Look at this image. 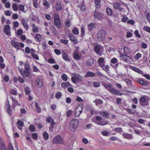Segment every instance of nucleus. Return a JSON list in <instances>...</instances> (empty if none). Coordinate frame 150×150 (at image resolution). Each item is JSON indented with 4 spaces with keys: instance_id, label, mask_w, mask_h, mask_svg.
Masks as SVG:
<instances>
[{
    "instance_id": "24",
    "label": "nucleus",
    "mask_w": 150,
    "mask_h": 150,
    "mask_svg": "<svg viewBox=\"0 0 150 150\" xmlns=\"http://www.w3.org/2000/svg\"><path fill=\"white\" fill-rule=\"evenodd\" d=\"M131 68L133 70L137 72L139 74H142L143 73V72L142 71L135 67L131 66Z\"/></svg>"
},
{
    "instance_id": "1",
    "label": "nucleus",
    "mask_w": 150,
    "mask_h": 150,
    "mask_svg": "<svg viewBox=\"0 0 150 150\" xmlns=\"http://www.w3.org/2000/svg\"><path fill=\"white\" fill-rule=\"evenodd\" d=\"M102 84L106 89L112 93L118 95H122L123 94V93H120L116 89L113 88L111 84H108L105 83H103Z\"/></svg>"
},
{
    "instance_id": "25",
    "label": "nucleus",
    "mask_w": 150,
    "mask_h": 150,
    "mask_svg": "<svg viewBox=\"0 0 150 150\" xmlns=\"http://www.w3.org/2000/svg\"><path fill=\"white\" fill-rule=\"evenodd\" d=\"M96 76V74L91 71L87 72L85 76L86 77H94Z\"/></svg>"
},
{
    "instance_id": "14",
    "label": "nucleus",
    "mask_w": 150,
    "mask_h": 150,
    "mask_svg": "<svg viewBox=\"0 0 150 150\" xmlns=\"http://www.w3.org/2000/svg\"><path fill=\"white\" fill-rule=\"evenodd\" d=\"M72 75L76 78V81L78 82L81 81L83 79V77L82 76H80L78 74L75 73H73Z\"/></svg>"
},
{
    "instance_id": "52",
    "label": "nucleus",
    "mask_w": 150,
    "mask_h": 150,
    "mask_svg": "<svg viewBox=\"0 0 150 150\" xmlns=\"http://www.w3.org/2000/svg\"><path fill=\"white\" fill-rule=\"evenodd\" d=\"M24 90L26 95H29L30 94V90L29 87H26L25 88Z\"/></svg>"
},
{
    "instance_id": "3",
    "label": "nucleus",
    "mask_w": 150,
    "mask_h": 150,
    "mask_svg": "<svg viewBox=\"0 0 150 150\" xmlns=\"http://www.w3.org/2000/svg\"><path fill=\"white\" fill-rule=\"evenodd\" d=\"M105 35L106 32L105 30H100L97 34V39L98 41H102L105 39Z\"/></svg>"
},
{
    "instance_id": "49",
    "label": "nucleus",
    "mask_w": 150,
    "mask_h": 150,
    "mask_svg": "<svg viewBox=\"0 0 150 150\" xmlns=\"http://www.w3.org/2000/svg\"><path fill=\"white\" fill-rule=\"evenodd\" d=\"M125 110L127 112L130 114H134L135 112V110L130 108H126Z\"/></svg>"
},
{
    "instance_id": "64",
    "label": "nucleus",
    "mask_w": 150,
    "mask_h": 150,
    "mask_svg": "<svg viewBox=\"0 0 150 150\" xmlns=\"http://www.w3.org/2000/svg\"><path fill=\"white\" fill-rule=\"evenodd\" d=\"M70 22L69 20H67L65 22V25L67 27H69L70 26Z\"/></svg>"
},
{
    "instance_id": "50",
    "label": "nucleus",
    "mask_w": 150,
    "mask_h": 150,
    "mask_svg": "<svg viewBox=\"0 0 150 150\" xmlns=\"http://www.w3.org/2000/svg\"><path fill=\"white\" fill-rule=\"evenodd\" d=\"M43 1V4L44 6H45V8H47L50 5L49 3L46 0H44Z\"/></svg>"
},
{
    "instance_id": "58",
    "label": "nucleus",
    "mask_w": 150,
    "mask_h": 150,
    "mask_svg": "<svg viewBox=\"0 0 150 150\" xmlns=\"http://www.w3.org/2000/svg\"><path fill=\"white\" fill-rule=\"evenodd\" d=\"M29 129L31 132H34L35 131V127L32 125H31L29 127Z\"/></svg>"
},
{
    "instance_id": "62",
    "label": "nucleus",
    "mask_w": 150,
    "mask_h": 150,
    "mask_svg": "<svg viewBox=\"0 0 150 150\" xmlns=\"http://www.w3.org/2000/svg\"><path fill=\"white\" fill-rule=\"evenodd\" d=\"M143 30L148 33H150V27L147 26H145L143 28Z\"/></svg>"
},
{
    "instance_id": "31",
    "label": "nucleus",
    "mask_w": 150,
    "mask_h": 150,
    "mask_svg": "<svg viewBox=\"0 0 150 150\" xmlns=\"http://www.w3.org/2000/svg\"><path fill=\"white\" fill-rule=\"evenodd\" d=\"M73 54L74 55V57L75 59L77 60H79L81 59V57H80L79 55L75 51L74 52Z\"/></svg>"
},
{
    "instance_id": "45",
    "label": "nucleus",
    "mask_w": 150,
    "mask_h": 150,
    "mask_svg": "<svg viewBox=\"0 0 150 150\" xmlns=\"http://www.w3.org/2000/svg\"><path fill=\"white\" fill-rule=\"evenodd\" d=\"M25 70H30L29 64L28 62H26L25 64Z\"/></svg>"
},
{
    "instance_id": "39",
    "label": "nucleus",
    "mask_w": 150,
    "mask_h": 150,
    "mask_svg": "<svg viewBox=\"0 0 150 150\" xmlns=\"http://www.w3.org/2000/svg\"><path fill=\"white\" fill-rule=\"evenodd\" d=\"M12 7L13 11H17L18 10V6L17 4L16 3H14L12 5Z\"/></svg>"
},
{
    "instance_id": "35",
    "label": "nucleus",
    "mask_w": 150,
    "mask_h": 150,
    "mask_svg": "<svg viewBox=\"0 0 150 150\" xmlns=\"http://www.w3.org/2000/svg\"><path fill=\"white\" fill-rule=\"evenodd\" d=\"M131 59V58L130 57L128 56L126 54L125 56H124V59L122 60L127 62H128L130 61Z\"/></svg>"
},
{
    "instance_id": "47",
    "label": "nucleus",
    "mask_w": 150,
    "mask_h": 150,
    "mask_svg": "<svg viewBox=\"0 0 150 150\" xmlns=\"http://www.w3.org/2000/svg\"><path fill=\"white\" fill-rule=\"evenodd\" d=\"M62 96V94L60 92H57L55 94V97L56 98H60Z\"/></svg>"
},
{
    "instance_id": "4",
    "label": "nucleus",
    "mask_w": 150,
    "mask_h": 150,
    "mask_svg": "<svg viewBox=\"0 0 150 150\" xmlns=\"http://www.w3.org/2000/svg\"><path fill=\"white\" fill-rule=\"evenodd\" d=\"M102 119L101 117L99 116H97L96 117V120L94 122L96 124L100 126H104L107 124V122L105 120L101 122L100 121Z\"/></svg>"
},
{
    "instance_id": "36",
    "label": "nucleus",
    "mask_w": 150,
    "mask_h": 150,
    "mask_svg": "<svg viewBox=\"0 0 150 150\" xmlns=\"http://www.w3.org/2000/svg\"><path fill=\"white\" fill-rule=\"evenodd\" d=\"M10 93L11 94L14 96L17 95L18 93L17 90L15 89H11L10 91Z\"/></svg>"
},
{
    "instance_id": "56",
    "label": "nucleus",
    "mask_w": 150,
    "mask_h": 150,
    "mask_svg": "<svg viewBox=\"0 0 150 150\" xmlns=\"http://www.w3.org/2000/svg\"><path fill=\"white\" fill-rule=\"evenodd\" d=\"M95 102L96 105H98V104H101L103 103V101L100 99L96 100L94 101L93 102Z\"/></svg>"
},
{
    "instance_id": "6",
    "label": "nucleus",
    "mask_w": 150,
    "mask_h": 150,
    "mask_svg": "<svg viewBox=\"0 0 150 150\" xmlns=\"http://www.w3.org/2000/svg\"><path fill=\"white\" fill-rule=\"evenodd\" d=\"M52 142L54 144H62L63 142V140L60 136L57 135L53 139Z\"/></svg>"
},
{
    "instance_id": "32",
    "label": "nucleus",
    "mask_w": 150,
    "mask_h": 150,
    "mask_svg": "<svg viewBox=\"0 0 150 150\" xmlns=\"http://www.w3.org/2000/svg\"><path fill=\"white\" fill-rule=\"evenodd\" d=\"M50 29L51 32H52L54 35L57 34V31L54 26H51Z\"/></svg>"
},
{
    "instance_id": "33",
    "label": "nucleus",
    "mask_w": 150,
    "mask_h": 150,
    "mask_svg": "<svg viewBox=\"0 0 150 150\" xmlns=\"http://www.w3.org/2000/svg\"><path fill=\"white\" fill-rule=\"evenodd\" d=\"M109 67L108 65H105V64L104 65V66H103L101 67V68L103 70L107 73H108V72L109 71Z\"/></svg>"
},
{
    "instance_id": "18",
    "label": "nucleus",
    "mask_w": 150,
    "mask_h": 150,
    "mask_svg": "<svg viewBox=\"0 0 150 150\" xmlns=\"http://www.w3.org/2000/svg\"><path fill=\"white\" fill-rule=\"evenodd\" d=\"M104 59L103 57H100L99 58L98 62L99 66L101 67L103 66H104L105 64Z\"/></svg>"
},
{
    "instance_id": "61",
    "label": "nucleus",
    "mask_w": 150,
    "mask_h": 150,
    "mask_svg": "<svg viewBox=\"0 0 150 150\" xmlns=\"http://www.w3.org/2000/svg\"><path fill=\"white\" fill-rule=\"evenodd\" d=\"M16 124L21 127H23L24 125L23 122L20 120H18Z\"/></svg>"
},
{
    "instance_id": "46",
    "label": "nucleus",
    "mask_w": 150,
    "mask_h": 150,
    "mask_svg": "<svg viewBox=\"0 0 150 150\" xmlns=\"http://www.w3.org/2000/svg\"><path fill=\"white\" fill-rule=\"evenodd\" d=\"M61 78L64 81H67L68 79L67 76L65 74H62L61 76Z\"/></svg>"
},
{
    "instance_id": "20",
    "label": "nucleus",
    "mask_w": 150,
    "mask_h": 150,
    "mask_svg": "<svg viewBox=\"0 0 150 150\" xmlns=\"http://www.w3.org/2000/svg\"><path fill=\"white\" fill-rule=\"evenodd\" d=\"M11 44L16 49H20V47L18 42L14 40H12L11 41Z\"/></svg>"
},
{
    "instance_id": "5",
    "label": "nucleus",
    "mask_w": 150,
    "mask_h": 150,
    "mask_svg": "<svg viewBox=\"0 0 150 150\" xmlns=\"http://www.w3.org/2000/svg\"><path fill=\"white\" fill-rule=\"evenodd\" d=\"M97 10L96 8V10L95 11L93 15V18L95 19H98L99 21H102V14L97 11Z\"/></svg>"
},
{
    "instance_id": "8",
    "label": "nucleus",
    "mask_w": 150,
    "mask_h": 150,
    "mask_svg": "<svg viewBox=\"0 0 150 150\" xmlns=\"http://www.w3.org/2000/svg\"><path fill=\"white\" fill-rule=\"evenodd\" d=\"M139 104L140 105L142 106L149 105V103L146 100L144 96L141 97L140 98L139 100Z\"/></svg>"
},
{
    "instance_id": "63",
    "label": "nucleus",
    "mask_w": 150,
    "mask_h": 150,
    "mask_svg": "<svg viewBox=\"0 0 150 150\" xmlns=\"http://www.w3.org/2000/svg\"><path fill=\"white\" fill-rule=\"evenodd\" d=\"M149 84L148 82L142 80V85L144 86H146Z\"/></svg>"
},
{
    "instance_id": "54",
    "label": "nucleus",
    "mask_w": 150,
    "mask_h": 150,
    "mask_svg": "<svg viewBox=\"0 0 150 150\" xmlns=\"http://www.w3.org/2000/svg\"><path fill=\"white\" fill-rule=\"evenodd\" d=\"M38 0H33V6L36 8H37L38 7Z\"/></svg>"
},
{
    "instance_id": "59",
    "label": "nucleus",
    "mask_w": 150,
    "mask_h": 150,
    "mask_svg": "<svg viewBox=\"0 0 150 150\" xmlns=\"http://www.w3.org/2000/svg\"><path fill=\"white\" fill-rule=\"evenodd\" d=\"M31 55L36 60H39V58L38 55L37 54H35L32 53H31Z\"/></svg>"
},
{
    "instance_id": "12",
    "label": "nucleus",
    "mask_w": 150,
    "mask_h": 150,
    "mask_svg": "<svg viewBox=\"0 0 150 150\" xmlns=\"http://www.w3.org/2000/svg\"><path fill=\"white\" fill-rule=\"evenodd\" d=\"M99 113L103 117L106 119H109L110 118V115L107 111H101Z\"/></svg>"
},
{
    "instance_id": "23",
    "label": "nucleus",
    "mask_w": 150,
    "mask_h": 150,
    "mask_svg": "<svg viewBox=\"0 0 150 150\" xmlns=\"http://www.w3.org/2000/svg\"><path fill=\"white\" fill-rule=\"evenodd\" d=\"M61 86L64 88H66L67 87L72 86L68 82L62 83Z\"/></svg>"
},
{
    "instance_id": "16",
    "label": "nucleus",
    "mask_w": 150,
    "mask_h": 150,
    "mask_svg": "<svg viewBox=\"0 0 150 150\" xmlns=\"http://www.w3.org/2000/svg\"><path fill=\"white\" fill-rule=\"evenodd\" d=\"M10 98L12 99L13 102L12 106L14 109L17 105H18L20 106H21V105L18 103V101L14 98L13 96H11Z\"/></svg>"
},
{
    "instance_id": "51",
    "label": "nucleus",
    "mask_w": 150,
    "mask_h": 150,
    "mask_svg": "<svg viewBox=\"0 0 150 150\" xmlns=\"http://www.w3.org/2000/svg\"><path fill=\"white\" fill-rule=\"evenodd\" d=\"M125 82L128 86H131L132 85L131 81L129 79H125Z\"/></svg>"
},
{
    "instance_id": "26",
    "label": "nucleus",
    "mask_w": 150,
    "mask_h": 150,
    "mask_svg": "<svg viewBox=\"0 0 150 150\" xmlns=\"http://www.w3.org/2000/svg\"><path fill=\"white\" fill-rule=\"evenodd\" d=\"M94 3L96 9H97L100 7L101 0H94Z\"/></svg>"
},
{
    "instance_id": "55",
    "label": "nucleus",
    "mask_w": 150,
    "mask_h": 150,
    "mask_svg": "<svg viewBox=\"0 0 150 150\" xmlns=\"http://www.w3.org/2000/svg\"><path fill=\"white\" fill-rule=\"evenodd\" d=\"M32 137L34 140L37 139L38 138V134L36 133H33L32 134Z\"/></svg>"
},
{
    "instance_id": "15",
    "label": "nucleus",
    "mask_w": 150,
    "mask_h": 150,
    "mask_svg": "<svg viewBox=\"0 0 150 150\" xmlns=\"http://www.w3.org/2000/svg\"><path fill=\"white\" fill-rule=\"evenodd\" d=\"M28 22V21H26L23 18L21 19V23L24 27L26 29V30H28L29 28V26L27 23Z\"/></svg>"
},
{
    "instance_id": "53",
    "label": "nucleus",
    "mask_w": 150,
    "mask_h": 150,
    "mask_svg": "<svg viewBox=\"0 0 150 150\" xmlns=\"http://www.w3.org/2000/svg\"><path fill=\"white\" fill-rule=\"evenodd\" d=\"M24 9L25 7L23 5L21 4L19 5L18 6V9L19 10L25 12V11L24 10Z\"/></svg>"
},
{
    "instance_id": "29",
    "label": "nucleus",
    "mask_w": 150,
    "mask_h": 150,
    "mask_svg": "<svg viewBox=\"0 0 150 150\" xmlns=\"http://www.w3.org/2000/svg\"><path fill=\"white\" fill-rule=\"evenodd\" d=\"M72 31L74 34L78 35L79 34V29L76 27H74L73 28Z\"/></svg>"
},
{
    "instance_id": "44",
    "label": "nucleus",
    "mask_w": 150,
    "mask_h": 150,
    "mask_svg": "<svg viewBox=\"0 0 150 150\" xmlns=\"http://www.w3.org/2000/svg\"><path fill=\"white\" fill-rule=\"evenodd\" d=\"M54 21L60 20V18L58 14L57 13H55L54 15Z\"/></svg>"
},
{
    "instance_id": "7",
    "label": "nucleus",
    "mask_w": 150,
    "mask_h": 150,
    "mask_svg": "<svg viewBox=\"0 0 150 150\" xmlns=\"http://www.w3.org/2000/svg\"><path fill=\"white\" fill-rule=\"evenodd\" d=\"M102 49V47L99 45H97L94 46L95 51L97 54L100 55H101L102 53L101 52V51Z\"/></svg>"
},
{
    "instance_id": "28",
    "label": "nucleus",
    "mask_w": 150,
    "mask_h": 150,
    "mask_svg": "<svg viewBox=\"0 0 150 150\" xmlns=\"http://www.w3.org/2000/svg\"><path fill=\"white\" fill-rule=\"evenodd\" d=\"M35 39L37 42H39L40 41L42 40V37L40 34H36L35 35Z\"/></svg>"
},
{
    "instance_id": "37",
    "label": "nucleus",
    "mask_w": 150,
    "mask_h": 150,
    "mask_svg": "<svg viewBox=\"0 0 150 150\" xmlns=\"http://www.w3.org/2000/svg\"><path fill=\"white\" fill-rule=\"evenodd\" d=\"M56 123L54 122V120H52L51 123V125L49 127V129L50 131L52 132L54 128V126L55 125Z\"/></svg>"
},
{
    "instance_id": "60",
    "label": "nucleus",
    "mask_w": 150,
    "mask_h": 150,
    "mask_svg": "<svg viewBox=\"0 0 150 150\" xmlns=\"http://www.w3.org/2000/svg\"><path fill=\"white\" fill-rule=\"evenodd\" d=\"M35 106L36 108L37 111L38 112H40L41 111V109L40 108H39V106L38 105V103L35 102Z\"/></svg>"
},
{
    "instance_id": "34",
    "label": "nucleus",
    "mask_w": 150,
    "mask_h": 150,
    "mask_svg": "<svg viewBox=\"0 0 150 150\" xmlns=\"http://www.w3.org/2000/svg\"><path fill=\"white\" fill-rule=\"evenodd\" d=\"M94 64L93 60L91 59H89L86 62V64L88 67H90Z\"/></svg>"
},
{
    "instance_id": "13",
    "label": "nucleus",
    "mask_w": 150,
    "mask_h": 150,
    "mask_svg": "<svg viewBox=\"0 0 150 150\" xmlns=\"http://www.w3.org/2000/svg\"><path fill=\"white\" fill-rule=\"evenodd\" d=\"M7 112L9 114V116H11L12 115V112H11V105L9 104L8 100H7V103L6 104V106L5 107Z\"/></svg>"
},
{
    "instance_id": "22",
    "label": "nucleus",
    "mask_w": 150,
    "mask_h": 150,
    "mask_svg": "<svg viewBox=\"0 0 150 150\" xmlns=\"http://www.w3.org/2000/svg\"><path fill=\"white\" fill-rule=\"evenodd\" d=\"M35 83L37 86L41 88L42 86V80L40 79H38L35 81Z\"/></svg>"
},
{
    "instance_id": "38",
    "label": "nucleus",
    "mask_w": 150,
    "mask_h": 150,
    "mask_svg": "<svg viewBox=\"0 0 150 150\" xmlns=\"http://www.w3.org/2000/svg\"><path fill=\"white\" fill-rule=\"evenodd\" d=\"M123 136L125 138L131 139L132 138V135L131 134H128L124 133L123 134Z\"/></svg>"
},
{
    "instance_id": "57",
    "label": "nucleus",
    "mask_w": 150,
    "mask_h": 150,
    "mask_svg": "<svg viewBox=\"0 0 150 150\" xmlns=\"http://www.w3.org/2000/svg\"><path fill=\"white\" fill-rule=\"evenodd\" d=\"M141 57V54L138 53L135 56L134 58L136 60H138Z\"/></svg>"
},
{
    "instance_id": "11",
    "label": "nucleus",
    "mask_w": 150,
    "mask_h": 150,
    "mask_svg": "<svg viewBox=\"0 0 150 150\" xmlns=\"http://www.w3.org/2000/svg\"><path fill=\"white\" fill-rule=\"evenodd\" d=\"M68 37L70 40L74 42V44L76 45L77 43V39L76 37L71 33H70L68 35Z\"/></svg>"
},
{
    "instance_id": "21",
    "label": "nucleus",
    "mask_w": 150,
    "mask_h": 150,
    "mask_svg": "<svg viewBox=\"0 0 150 150\" xmlns=\"http://www.w3.org/2000/svg\"><path fill=\"white\" fill-rule=\"evenodd\" d=\"M55 25L58 29L61 28V23L60 20L54 21Z\"/></svg>"
},
{
    "instance_id": "2",
    "label": "nucleus",
    "mask_w": 150,
    "mask_h": 150,
    "mask_svg": "<svg viewBox=\"0 0 150 150\" xmlns=\"http://www.w3.org/2000/svg\"><path fill=\"white\" fill-rule=\"evenodd\" d=\"M79 126V121L77 119L72 120L70 123L69 129L72 132L75 131Z\"/></svg>"
},
{
    "instance_id": "42",
    "label": "nucleus",
    "mask_w": 150,
    "mask_h": 150,
    "mask_svg": "<svg viewBox=\"0 0 150 150\" xmlns=\"http://www.w3.org/2000/svg\"><path fill=\"white\" fill-rule=\"evenodd\" d=\"M43 135L44 139L47 140L49 138V134L46 132H44L43 133Z\"/></svg>"
},
{
    "instance_id": "9",
    "label": "nucleus",
    "mask_w": 150,
    "mask_h": 150,
    "mask_svg": "<svg viewBox=\"0 0 150 150\" xmlns=\"http://www.w3.org/2000/svg\"><path fill=\"white\" fill-rule=\"evenodd\" d=\"M11 29L10 26L9 25H5L4 30V33L7 35H11Z\"/></svg>"
},
{
    "instance_id": "27",
    "label": "nucleus",
    "mask_w": 150,
    "mask_h": 150,
    "mask_svg": "<svg viewBox=\"0 0 150 150\" xmlns=\"http://www.w3.org/2000/svg\"><path fill=\"white\" fill-rule=\"evenodd\" d=\"M62 58L66 61H70V59L69 58L68 54L67 53L63 52Z\"/></svg>"
},
{
    "instance_id": "40",
    "label": "nucleus",
    "mask_w": 150,
    "mask_h": 150,
    "mask_svg": "<svg viewBox=\"0 0 150 150\" xmlns=\"http://www.w3.org/2000/svg\"><path fill=\"white\" fill-rule=\"evenodd\" d=\"M93 86L95 87H98L100 86V81L94 82L93 83Z\"/></svg>"
},
{
    "instance_id": "19",
    "label": "nucleus",
    "mask_w": 150,
    "mask_h": 150,
    "mask_svg": "<svg viewBox=\"0 0 150 150\" xmlns=\"http://www.w3.org/2000/svg\"><path fill=\"white\" fill-rule=\"evenodd\" d=\"M30 70L25 69L22 73V75L24 77H29L30 74Z\"/></svg>"
},
{
    "instance_id": "48",
    "label": "nucleus",
    "mask_w": 150,
    "mask_h": 150,
    "mask_svg": "<svg viewBox=\"0 0 150 150\" xmlns=\"http://www.w3.org/2000/svg\"><path fill=\"white\" fill-rule=\"evenodd\" d=\"M106 12L108 15H112V11L110 8H106Z\"/></svg>"
},
{
    "instance_id": "30",
    "label": "nucleus",
    "mask_w": 150,
    "mask_h": 150,
    "mask_svg": "<svg viewBox=\"0 0 150 150\" xmlns=\"http://www.w3.org/2000/svg\"><path fill=\"white\" fill-rule=\"evenodd\" d=\"M95 28L94 25L93 23H90L88 25V29L89 31H92Z\"/></svg>"
},
{
    "instance_id": "41",
    "label": "nucleus",
    "mask_w": 150,
    "mask_h": 150,
    "mask_svg": "<svg viewBox=\"0 0 150 150\" xmlns=\"http://www.w3.org/2000/svg\"><path fill=\"white\" fill-rule=\"evenodd\" d=\"M120 6V4L118 2H116L113 4V7L115 9H118Z\"/></svg>"
},
{
    "instance_id": "10",
    "label": "nucleus",
    "mask_w": 150,
    "mask_h": 150,
    "mask_svg": "<svg viewBox=\"0 0 150 150\" xmlns=\"http://www.w3.org/2000/svg\"><path fill=\"white\" fill-rule=\"evenodd\" d=\"M83 110V106L80 105L78 106L77 107L75 113V116L76 117L79 116L82 112Z\"/></svg>"
},
{
    "instance_id": "43",
    "label": "nucleus",
    "mask_w": 150,
    "mask_h": 150,
    "mask_svg": "<svg viewBox=\"0 0 150 150\" xmlns=\"http://www.w3.org/2000/svg\"><path fill=\"white\" fill-rule=\"evenodd\" d=\"M57 6L56 7V10L57 11H59L62 10V7L61 6V4L58 2L56 3Z\"/></svg>"
},
{
    "instance_id": "17",
    "label": "nucleus",
    "mask_w": 150,
    "mask_h": 150,
    "mask_svg": "<svg viewBox=\"0 0 150 150\" xmlns=\"http://www.w3.org/2000/svg\"><path fill=\"white\" fill-rule=\"evenodd\" d=\"M6 148L3 139L0 138V150H6Z\"/></svg>"
}]
</instances>
